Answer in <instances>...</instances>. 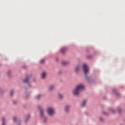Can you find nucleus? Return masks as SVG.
<instances>
[{
    "label": "nucleus",
    "instance_id": "obj_13",
    "mask_svg": "<svg viewBox=\"0 0 125 125\" xmlns=\"http://www.w3.org/2000/svg\"><path fill=\"white\" fill-rule=\"evenodd\" d=\"M58 96H59V98H60V99H62V98L63 97V96L60 94H59Z\"/></svg>",
    "mask_w": 125,
    "mask_h": 125
},
{
    "label": "nucleus",
    "instance_id": "obj_1",
    "mask_svg": "<svg viewBox=\"0 0 125 125\" xmlns=\"http://www.w3.org/2000/svg\"><path fill=\"white\" fill-rule=\"evenodd\" d=\"M84 89V86L83 84L78 85L76 88L73 91V94L74 95L77 96L80 94V92Z\"/></svg>",
    "mask_w": 125,
    "mask_h": 125
},
{
    "label": "nucleus",
    "instance_id": "obj_9",
    "mask_svg": "<svg viewBox=\"0 0 125 125\" xmlns=\"http://www.w3.org/2000/svg\"><path fill=\"white\" fill-rule=\"evenodd\" d=\"M53 88H54V85H50L49 87V90H52V89H53Z\"/></svg>",
    "mask_w": 125,
    "mask_h": 125
},
{
    "label": "nucleus",
    "instance_id": "obj_20",
    "mask_svg": "<svg viewBox=\"0 0 125 125\" xmlns=\"http://www.w3.org/2000/svg\"><path fill=\"white\" fill-rule=\"evenodd\" d=\"M44 122H45V118H44Z\"/></svg>",
    "mask_w": 125,
    "mask_h": 125
},
{
    "label": "nucleus",
    "instance_id": "obj_12",
    "mask_svg": "<svg viewBox=\"0 0 125 125\" xmlns=\"http://www.w3.org/2000/svg\"><path fill=\"white\" fill-rule=\"evenodd\" d=\"M4 121H5V119H4V118H2V125H4Z\"/></svg>",
    "mask_w": 125,
    "mask_h": 125
},
{
    "label": "nucleus",
    "instance_id": "obj_2",
    "mask_svg": "<svg viewBox=\"0 0 125 125\" xmlns=\"http://www.w3.org/2000/svg\"><path fill=\"white\" fill-rule=\"evenodd\" d=\"M83 70L85 75H86V74H87L88 73V71H89V68L88 67V66H87V65H86V64H83Z\"/></svg>",
    "mask_w": 125,
    "mask_h": 125
},
{
    "label": "nucleus",
    "instance_id": "obj_7",
    "mask_svg": "<svg viewBox=\"0 0 125 125\" xmlns=\"http://www.w3.org/2000/svg\"><path fill=\"white\" fill-rule=\"evenodd\" d=\"M86 103V101H85V100L83 101V102L82 104V107H84L85 106Z\"/></svg>",
    "mask_w": 125,
    "mask_h": 125
},
{
    "label": "nucleus",
    "instance_id": "obj_21",
    "mask_svg": "<svg viewBox=\"0 0 125 125\" xmlns=\"http://www.w3.org/2000/svg\"><path fill=\"white\" fill-rule=\"evenodd\" d=\"M18 125H20V124H19Z\"/></svg>",
    "mask_w": 125,
    "mask_h": 125
},
{
    "label": "nucleus",
    "instance_id": "obj_19",
    "mask_svg": "<svg viewBox=\"0 0 125 125\" xmlns=\"http://www.w3.org/2000/svg\"><path fill=\"white\" fill-rule=\"evenodd\" d=\"M118 112L119 113H121V109L120 108L118 109Z\"/></svg>",
    "mask_w": 125,
    "mask_h": 125
},
{
    "label": "nucleus",
    "instance_id": "obj_4",
    "mask_svg": "<svg viewBox=\"0 0 125 125\" xmlns=\"http://www.w3.org/2000/svg\"><path fill=\"white\" fill-rule=\"evenodd\" d=\"M39 110H40V115H41V117H42V116H43V110L41 107H39Z\"/></svg>",
    "mask_w": 125,
    "mask_h": 125
},
{
    "label": "nucleus",
    "instance_id": "obj_6",
    "mask_svg": "<svg viewBox=\"0 0 125 125\" xmlns=\"http://www.w3.org/2000/svg\"><path fill=\"white\" fill-rule=\"evenodd\" d=\"M65 51H66V49L65 48H62L61 50L62 53H64Z\"/></svg>",
    "mask_w": 125,
    "mask_h": 125
},
{
    "label": "nucleus",
    "instance_id": "obj_14",
    "mask_svg": "<svg viewBox=\"0 0 125 125\" xmlns=\"http://www.w3.org/2000/svg\"><path fill=\"white\" fill-rule=\"evenodd\" d=\"M13 94V90L10 91V94L11 96H12Z\"/></svg>",
    "mask_w": 125,
    "mask_h": 125
},
{
    "label": "nucleus",
    "instance_id": "obj_16",
    "mask_svg": "<svg viewBox=\"0 0 125 125\" xmlns=\"http://www.w3.org/2000/svg\"><path fill=\"white\" fill-rule=\"evenodd\" d=\"M41 63H44V60H41L40 61Z\"/></svg>",
    "mask_w": 125,
    "mask_h": 125
},
{
    "label": "nucleus",
    "instance_id": "obj_17",
    "mask_svg": "<svg viewBox=\"0 0 125 125\" xmlns=\"http://www.w3.org/2000/svg\"><path fill=\"white\" fill-rule=\"evenodd\" d=\"M62 64H63V65H66L67 64V62H62Z\"/></svg>",
    "mask_w": 125,
    "mask_h": 125
},
{
    "label": "nucleus",
    "instance_id": "obj_8",
    "mask_svg": "<svg viewBox=\"0 0 125 125\" xmlns=\"http://www.w3.org/2000/svg\"><path fill=\"white\" fill-rule=\"evenodd\" d=\"M29 82V77H26L25 79L23 80L24 83H28Z\"/></svg>",
    "mask_w": 125,
    "mask_h": 125
},
{
    "label": "nucleus",
    "instance_id": "obj_10",
    "mask_svg": "<svg viewBox=\"0 0 125 125\" xmlns=\"http://www.w3.org/2000/svg\"><path fill=\"white\" fill-rule=\"evenodd\" d=\"M79 69H80V66H76V67L75 68L76 72H78V71H79Z\"/></svg>",
    "mask_w": 125,
    "mask_h": 125
},
{
    "label": "nucleus",
    "instance_id": "obj_11",
    "mask_svg": "<svg viewBox=\"0 0 125 125\" xmlns=\"http://www.w3.org/2000/svg\"><path fill=\"white\" fill-rule=\"evenodd\" d=\"M68 109H69V106L66 105L65 108V112H68Z\"/></svg>",
    "mask_w": 125,
    "mask_h": 125
},
{
    "label": "nucleus",
    "instance_id": "obj_3",
    "mask_svg": "<svg viewBox=\"0 0 125 125\" xmlns=\"http://www.w3.org/2000/svg\"><path fill=\"white\" fill-rule=\"evenodd\" d=\"M47 113H48V115L49 116H53V115H54V109L53 108L49 107L47 109Z\"/></svg>",
    "mask_w": 125,
    "mask_h": 125
},
{
    "label": "nucleus",
    "instance_id": "obj_18",
    "mask_svg": "<svg viewBox=\"0 0 125 125\" xmlns=\"http://www.w3.org/2000/svg\"><path fill=\"white\" fill-rule=\"evenodd\" d=\"M16 119H17L16 117H14L13 118L14 121H16Z\"/></svg>",
    "mask_w": 125,
    "mask_h": 125
},
{
    "label": "nucleus",
    "instance_id": "obj_5",
    "mask_svg": "<svg viewBox=\"0 0 125 125\" xmlns=\"http://www.w3.org/2000/svg\"><path fill=\"white\" fill-rule=\"evenodd\" d=\"M46 75V73H45V72H43L41 75L42 78L44 79V78H45Z\"/></svg>",
    "mask_w": 125,
    "mask_h": 125
},
{
    "label": "nucleus",
    "instance_id": "obj_15",
    "mask_svg": "<svg viewBox=\"0 0 125 125\" xmlns=\"http://www.w3.org/2000/svg\"><path fill=\"white\" fill-rule=\"evenodd\" d=\"M41 95H38L37 96V99H40V98H41Z\"/></svg>",
    "mask_w": 125,
    "mask_h": 125
}]
</instances>
